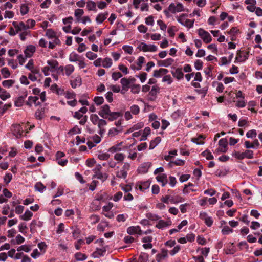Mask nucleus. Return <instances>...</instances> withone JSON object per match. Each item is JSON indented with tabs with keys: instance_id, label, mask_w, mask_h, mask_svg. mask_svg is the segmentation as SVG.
Masks as SVG:
<instances>
[{
	"instance_id": "21",
	"label": "nucleus",
	"mask_w": 262,
	"mask_h": 262,
	"mask_svg": "<svg viewBox=\"0 0 262 262\" xmlns=\"http://www.w3.org/2000/svg\"><path fill=\"white\" fill-rule=\"evenodd\" d=\"M84 14V11L81 9H77L75 10L74 15L76 17L77 21L79 22L81 20V17Z\"/></svg>"
},
{
	"instance_id": "40",
	"label": "nucleus",
	"mask_w": 262,
	"mask_h": 262,
	"mask_svg": "<svg viewBox=\"0 0 262 262\" xmlns=\"http://www.w3.org/2000/svg\"><path fill=\"white\" fill-rule=\"evenodd\" d=\"M138 49L143 51V52H148L149 45L144 42H141L138 47Z\"/></svg>"
},
{
	"instance_id": "62",
	"label": "nucleus",
	"mask_w": 262,
	"mask_h": 262,
	"mask_svg": "<svg viewBox=\"0 0 262 262\" xmlns=\"http://www.w3.org/2000/svg\"><path fill=\"white\" fill-rule=\"evenodd\" d=\"M109 157H110L109 154H106V153H102V154H100L98 155V158L101 160H106L109 158Z\"/></svg>"
},
{
	"instance_id": "58",
	"label": "nucleus",
	"mask_w": 262,
	"mask_h": 262,
	"mask_svg": "<svg viewBox=\"0 0 262 262\" xmlns=\"http://www.w3.org/2000/svg\"><path fill=\"white\" fill-rule=\"evenodd\" d=\"M122 84L121 92L123 94L125 93L128 88H130L131 85L130 84V83H122Z\"/></svg>"
},
{
	"instance_id": "49",
	"label": "nucleus",
	"mask_w": 262,
	"mask_h": 262,
	"mask_svg": "<svg viewBox=\"0 0 262 262\" xmlns=\"http://www.w3.org/2000/svg\"><path fill=\"white\" fill-rule=\"evenodd\" d=\"M130 88L133 93H138L140 90V86L139 84H133L130 86Z\"/></svg>"
},
{
	"instance_id": "3",
	"label": "nucleus",
	"mask_w": 262,
	"mask_h": 262,
	"mask_svg": "<svg viewBox=\"0 0 262 262\" xmlns=\"http://www.w3.org/2000/svg\"><path fill=\"white\" fill-rule=\"evenodd\" d=\"M198 34L206 43H208L212 40V38L210 34L202 28L198 30Z\"/></svg>"
},
{
	"instance_id": "32",
	"label": "nucleus",
	"mask_w": 262,
	"mask_h": 262,
	"mask_svg": "<svg viewBox=\"0 0 262 262\" xmlns=\"http://www.w3.org/2000/svg\"><path fill=\"white\" fill-rule=\"evenodd\" d=\"M46 186H44L42 183L37 182L35 185V189L36 190L40 192H42L43 190L46 189Z\"/></svg>"
},
{
	"instance_id": "54",
	"label": "nucleus",
	"mask_w": 262,
	"mask_h": 262,
	"mask_svg": "<svg viewBox=\"0 0 262 262\" xmlns=\"http://www.w3.org/2000/svg\"><path fill=\"white\" fill-rule=\"evenodd\" d=\"M30 250L31 249H30V247L26 245L20 246L17 249V251H20L21 250H23V251H25L26 252H29L30 251Z\"/></svg>"
},
{
	"instance_id": "44",
	"label": "nucleus",
	"mask_w": 262,
	"mask_h": 262,
	"mask_svg": "<svg viewBox=\"0 0 262 262\" xmlns=\"http://www.w3.org/2000/svg\"><path fill=\"white\" fill-rule=\"evenodd\" d=\"M232 232L233 229L230 228L228 226H224L222 230V232L224 235L228 234L229 233H232Z\"/></svg>"
},
{
	"instance_id": "25",
	"label": "nucleus",
	"mask_w": 262,
	"mask_h": 262,
	"mask_svg": "<svg viewBox=\"0 0 262 262\" xmlns=\"http://www.w3.org/2000/svg\"><path fill=\"white\" fill-rule=\"evenodd\" d=\"M112 65V60L110 58H105L102 61V66L105 68H108Z\"/></svg>"
},
{
	"instance_id": "20",
	"label": "nucleus",
	"mask_w": 262,
	"mask_h": 262,
	"mask_svg": "<svg viewBox=\"0 0 262 262\" xmlns=\"http://www.w3.org/2000/svg\"><path fill=\"white\" fill-rule=\"evenodd\" d=\"M87 8L89 11H97L96 3L92 1H90L87 2Z\"/></svg>"
},
{
	"instance_id": "11",
	"label": "nucleus",
	"mask_w": 262,
	"mask_h": 262,
	"mask_svg": "<svg viewBox=\"0 0 262 262\" xmlns=\"http://www.w3.org/2000/svg\"><path fill=\"white\" fill-rule=\"evenodd\" d=\"M35 51V47L33 45H29L24 51V53L27 57H31Z\"/></svg>"
},
{
	"instance_id": "50",
	"label": "nucleus",
	"mask_w": 262,
	"mask_h": 262,
	"mask_svg": "<svg viewBox=\"0 0 262 262\" xmlns=\"http://www.w3.org/2000/svg\"><path fill=\"white\" fill-rule=\"evenodd\" d=\"M257 133L255 130L252 129L248 131L246 134V136L247 138H253L256 136Z\"/></svg>"
},
{
	"instance_id": "9",
	"label": "nucleus",
	"mask_w": 262,
	"mask_h": 262,
	"mask_svg": "<svg viewBox=\"0 0 262 262\" xmlns=\"http://www.w3.org/2000/svg\"><path fill=\"white\" fill-rule=\"evenodd\" d=\"M26 104L31 106L33 105L37 106L40 104V102L38 101V97L37 96H30L28 98V100L26 102Z\"/></svg>"
},
{
	"instance_id": "14",
	"label": "nucleus",
	"mask_w": 262,
	"mask_h": 262,
	"mask_svg": "<svg viewBox=\"0 0 262 262\" xmlns=\"http://www.w3.org/2000/svg\"><path fill=\"white\" fill-rule=\"evenodd\" d=\"M108 13H99L96 18V21L98 24L102 23L107 18Z\"/></svg>"
},
{
	"instance_id": "56",
	"label": "nucleus",
	"mask_w": 262,
	"mask_h": 262,
	"mask_svg": "<svg viewBox=\"0 0 262 262\" xmlns=\"http://www.w3.org/2000/svg\"><path fill=\"white\" fill-rule=\"evenodd\" d=\"M86 56L90 60H93L97 57L96 54L93 53L92 52L89 51L86 53Z\"/></svg>"
},
{
	"instance_id": "5",
	"label": "nucleus",
	"mask_w": 262,
	"mask_h": 262,
	"mask_svg": "<svg viewBox=\"0 0 262 262\" xmlns=\"http://www.w3.org/2000/svg\"><path fill=\"white\" fill-rule=\"evenodd\" d=\"M12 25L16 29V32L18 33L19 32L21 31H26L28 29H30V27L28 25H26L23 21H20L19 23L17 21H13Z\"/></svg>"
},
{
	"instance_id": "23",
	"label": "nucleus",
	"mask_w": 262,
	"mask_h": 262,
	"mask_svg": "<svg viewBox=\"0 0 262 262\" xmlns=\"http://www.w3.org/2000/svg\"><path fill=\"white\" fill-rule=\"evenodd\" d=\"M33 213L30 210H27L25 211V213L20 216V218L25 221L29 220L32 216Z\"/></svg>"
},
{
	"instance_id": "2",
	"label": "nucleus",
	"mask_w": 262,
	"mask_h": 262,
	"mask_svg": "<svg viewBox=\"0 0 262 262\" xmlns=\"http://www.w3.org/2000/svg\"><path fill=\"white\" fill-rule=\"evenodd\" d=\"M193 86L196 88L195 91L199 94L202 95V97H204L208 90V86L206 83H202L201 85L200 83H192Z\"/></svg>"
},
{
	"instance_id": "27",
	"label": "nucleus",
	"mask_w": 262,
	"mask_h": 262,
	"mask_svg": "<svg viewBox=\"0 0 262 262\" xmlns=\"http://www.w3.org/2000/svg\"><path fill=\"white\" fill-rule=\"evenodd\" d=\"M174 77H176L178 80L181 79L183 76L184 74L182 72L181 69H177L174 73H173Z\"/></svg>"
},
{
	"instance_id": "15",
	"label": "nucleus",
	"mask_w": 262,
	"mask_h": 262,
	"mask_svg": "<svg viewBox=\"0 0 262 262\" xmlns=\"http://www.w3.org/2000/svg\"><path fill=\"white\" fill-rule=\"evenodd\" d=\"M156 179L158 182L162 183V186H164L167 183V176L165 174L158 176Z\"/></svg>"
},
{
	"instance_id": "53",
	"label": "nucleus",
	"mask_w": 262,
	"mask_h": 262,
	"mask_svg": "<svg viewBox=\"0 0 262 262\" xmlns=\"http://www.w3.org/2000/svg\"><path fill=\"white\" fill-rule=\"evenodd\" d=\"M122 76L121 73L119 72H115L112 73V77L114 81L117 80Z\"/></svg>"
},
{
	"instance_id": "29",
	"label": "nucleus",
	"mask_w": 262,
	"mask_h": 262,
	"mask_svg": "<svg viewBox=\"0 0 262 262\" xmlns=\"http://www.w3.org/2000/svg\"><path fill=\"white\" fill-rule=\"evenodd\" d=\"M26 96H27V94H25L24 96H21L19 97L18 98V99H17V100L15 101V105L16 106H18V107L22 106L23 104L24 101V99Z\"/></svg>"
},
{
	"instance_id": "18",
	"label": "nucleus",
	"mask_w": 262,
	"mask_h": 262,
	"mask_svg": "<svg viewBox=\"0 0 262 262\" xmlns=\"http://www.w3.org/2000/svg\"><path fill=\"white\" fill-rule=\"evenodd\" d=\"M81 58V57L75 52H72L69 56V60L71 62L78 61Z\"/></svg>"
},
{
	"instance_id": "48",
	"label": "nucleus",
	"mask_w": 262,
	"mask_h": 262,
	"mask_svg": "<svg viewBox=\"0 0 262 262\" xmlns=\"http://www.w3.org/2000/svg\"><path fill=\"white\" fill-rule=\"evenodd\" d=\"M130 112L134 115L138 114L140 112L139 107L137 105H134L130 107Z\"/></svg>"
},
{
	"instance_id": "6",
	"label": "nucleus",
	"mask_w": 262,
	"mask_h": 262,
	"mask_svg": "<svg viewBox=\"0 0 262 262\" xmlns=\"http://www.w3.org/2000/svg\"><path fill=\"white\" fill-rule=\"evenodd\" d=\"M249 52L238 50L237 52L235 59L239 62H243L247 60L248 58Z\"/></svg>"
},
{
	"instance_id": "46",
	"label": "nucleus",
	"mask_w": 262,
	"mask_h": 262,
	"mask_svg": "<svg viewBox=\"0 0 262 262\" xmlns=\"http://www.w3.org/2000/svg\"><path fill=\"white\" fill-rule=\"evenodd\" d=\"M81 130L77 126H75L68 132V134L74 135L76 134H80Z\"/></svg>"
},
{
	"instance_id": "17",
	"label": "nucleus",
	"mask_w": 262,
	"mask_h": 262,
	"mask_svg": "<svg viewBox=\"0 0 262 262\" xmlns=\"http://www.w3.org/2000/svg\"><path fill=\"white\" fill-rule=\"evenodd\" d=\"M167 256V250L162 249L161 253L157 255V261L160 262L162 259Z\"/></svg>"
},
{
	"instance_id": "34",
	"label": "nucleus",
	"mask_w": 262,
	"mask_h": 262,
	"mask_svg": "<svg viewBox=\"0 0 262 262\" xmlns=\"http://www.w3.org/2000/svg\"><path fill=\"white\" fill-rule=\"evenodd\" d=\"M75 257L77 260L81 261L86 259L87 256L84 254L78 252L75 254Z\"/></svg>"
},
{
	"instance_id": "26",
	"label": "nucleus",
	"mask_w": 262,
	"mask_h": 262,
	"mask_svg": "<svg viewBox=\"0 0 262 262\" xmlns=\"http://www.w3.org/2000/svg\"><path fill=\"white\" fill-rule=\"evenodd\" d=\"M170 224L169 222H165L163 220H160L158 222L157 224L156 225V227L159 229H161L164 227H167L169 226Z\"/></svg>"
},
{
	"instance_id": "13",
	"label": "nucleus",
	"mask_w": 262,
	"mask_h": 262,
	"mask_svg": "<svg viewBox=\"0 0 262 262\" xmlns=\"http://www.w3.org/2000/svg\"><path fill=\"white\" fill-rule=\"evenodd\" d=\"M168 71L166 69H160L159 70H155L154 72V76L156 77H160L167 74Z\"/></svg>"
},
{
	"instance_id": "7",
	"label": "nucleus",
	"mask_w": 262,
	"mask_h": 262,
	"mask_svg": "<svg viewBox=\"0 0 262 262\" xmlns=\"http://www.w3.org/2000/svg\"><path fill=\"white\" fill-rule=\"evenodd\" d=\"M111 112L109 105L106 104L102 107L101 110L99 112V115L102 118L106 119Z\"/></svg>"
},
{
	"instance_id": "19",
	"label": "nucleus",
	"mask_w": 262,
	"mask_h": 262,
	"mask_svg": "<svg viewBox=\"0 0 262 262\" xmlns=\"http://www.w3.org/2000/svg\"><path fill=\"white\" fill-rule=\"evenodd\" d=\"M93 177L101 180L102 181H104L107 179L108 175L106 173L99 172L95 173Z\"/></svg>"
},
{
	"instance_id": "39",
	"label": "nucleus",
	"mask_w": 262,
	"mask_h": 262,
	"mask_svg": "<svg viewBox=\"0 0 262 262\" xmlns=\"http://www.w3.org/2000/svg\"><path fill=\"white\" fill-rule=\"evenodd\" d=\"M124 158L125 156L122 153H116L114 155V159L120 162L123 161Z\"/></svg>"
},
{
	"instance_id": "35",
	"label": "nucleus",
	"mask_w": 262,
	"mask_h": 262,
	"mask_svg": "<svg viewBox=\"0 0 262 262\" xmlns=\"http://www.w3.org/2000/svg\"><path fill=\"white\" fill-rule=\"evenodd\" d=\"M146 217L151 221H158L160 219V216L152 213H147Z\"/></svg>"
},
{
	"instance_id": "43",
	"label": "nucleus",
	"mask_w": 262,
	"mask_h": 262,
	"mask_svg": "<svg viewBox=\"0 0 262 262\" xmlns=\"http://www.w3.org/2000/svg\"><path fill=\"white\" fill-rule=\"evenodd\" d=\"M90 119H91V121L92 122V123L95 125L98 124V123L100 120V119L99 118L98 116L96 114L92 115L90 117Z\"/></svg>"
},
{
	"instance_id": "45",
	"label": "nucleus",
	"mask_w": 262,
	"mask_h": 262,
	"mask_svg": "<svg viewBox=\"0 0 262 262\" xmlns=\"http://www.w3.org/2000/svg\"><path fill=\"white\" fill-rule=\"evenodd\" d=\"M122 49L129 54H132L133 52V48L132 46L124 45L122 47Z\"/></svg>"
},
{
	"instance_id": "41",
	"label": "nucleus",
	"mask_w": 262,
	"mask_h": 262,
	"mask_svg": "<svg viewBox=\"0 0 262 262\" xmlns=\"http://www.w3.org/2000/svg\"><path fill=\"white\" fill-rule=\"evenodd\" d=\"M202 155L205 157L207 160H212L213 159V156L211 153L208 150H206L202 153Z\"/></svg>"
},
{
	"instance_id": "52",
	"label": "nucleus",
	"mask_w": 262,
	"mask_h": 262,
	"mask_svg": "<svg viewBox=\"0 0 262 262\" xmlns=\"http://www.w3.org/2000/svg\"><path fill=\"white\" fill-rule=\"evenodd\" d=\"M94 101L97 105H100L103 103L104 99L102 97H95Z\"/></svg>"
},
{
	"instance_id": "57",
	"label": "nucleus",
	"mask_w": 262,
	"mask_h": 262,
	"mask_svg": "<svg viewBox=\"0 0 262 262\" xmlns=\"http://www.w3.org/2000/svg\"><path fill=\"white\" fill-rule=\"evenodd\" d=\"M194 67L198 70L202 69L203 67V62L199 59L196 60L194 62Z\"/></svg>"
},
{
	"instance_id": "31",
	"label": "nucleus",
	"mask_w": 262,
	"mask_h": 262,
	"mask_svg": "<svg viewBox=\"0 0 262 262\" xmlns=\"http://www.w3.org/2000/svg\"><path fill=\"white\" fill-rule=\"evenodd\" d=\"M66 74L67 75L69 76L74 71V67L72 64H68L65 67Z\"/></svg>"
},
{
	"instance_id": "51",
	"label": "nucleus",
	"mask_w": 262,
	"mask_h": 262,
	"mask_svg": "<svg viewBox=\"0 0 262 262\" xmlns=\"http://www.w3.org/2000/svg\"><path fill=\"white\" fill-rule=\"evenodd\" d=\"M145 23L147 25L153 26L154 24V17L152 15H150L145 18Z\"/></svg>"
},
{
	"instance_id": "59",
	"label": "nucleus",
	"mask_w": 262,
	"mask_h": 262,
	"mask_svg": "<svg viewBox=\"0 0 262 262\" xmlns=\"http://www.w3.org/2000/svg\"><path fill=\"white\" fill-rule=\"evenodd\" d=\"M90 219L92 224H96L100 220L99 217L96 215H92Z\"/></svg>"
},
{
	"instance_id": "61",
	"label": "nucleus",
	"mask_w": 262,
	"mask_h": 262,
	"mask_svg": "<svg viewBox=\"0 0 262 262\" xmlns=\"http://www.w3.org/2000/svg\"><path fill=\"white\" fill-rule=\"evenodd\" d=\"M181 247L179 245H178L174 247L172 250L170 251V254L172 256L174 255L177 254L180 250Z\"/></svg>"
},
{
	"instance_id": "30",
	"label": "nucleus",
	"mask_w": 262,
	"mask_h": 262,
	"mask_svg": "<svg viewBox=\"0 0 262 262\" xmlns=\"http://www.w3.org/2000/svg\"><path fill=\"white\" fill-rule=\"evenodd\" d=\"M10 97V95L9 93L1 88V90L0 91V98L3 100H5Z\"/></svg>"
},
{
	"instance_id": "22",
	"label": "nucleus",
	"mask_w": 262,
	"mask_h": 262,
	"mask_svg": "<svg viewBox=\"0 0 262 262\" xmlns=\"http://www.w3.org/2000/svg\"><path fill=\"white\" fill-rule=\"evenodd\" d=\"M161 141V138L159 137H156L154 140L151 141L149 145V149H154Z\"/></svg>"
},
{
	"instance_id": "24",
	"label": "nucleus",
	"mask_w": 262,
	"mask_h": 262,
	"mask_svg": "<svg viewBox=\"0 0 262 262\" xmlns=\"http://www.w3.org/2000/svg\"><path fill=\"white\" fill-rule=\"evenodd\" d=\"M46 36L49 39H52L56 37V32L52 29H48L46 30Z\"/></svg>"
},
{
	"instance_id": "55",
	"label": "nucleus",
	"mask_w": 262,
	"mask_h": 262,
	"mask_svg": "<svg viewBox=\"0 0 262 262\" xmlns=\"http://www.w3.org/2000/svg\"><path fill=\"white\" fill-rule=\"evenodd\" d=\"M145 61V58L143 56H140L138 59L137 65L138 66V70H140L142 68V64Z\"/></svg>"
},
{
	"instance_id": "8",
	"label": "nucleus",
	"mask_w": 262,
	"mask_h": 262,
	"mask_svg": "<svg viewBox=\"0 0 262 262\" xmlns=\"http://www.w3.org/2000/svg\"><path fill=\"white\" fill-rule=\"evenodd\" d=\"M127 232L130 235L135 234L141 235L142 234V232L139 226H130L128 227L127 230Z\"/></svg>"
},
{
	"instance_id": "42",
	"label": "nucleus",
	"mask_w": 262,
	"mask_h": 262,
	"mask_svg": "<svg viewBox=\"0 0 262 262\" xmlns=\"http://www.w3.org/2000/svg\"><path fill=\"white\" fill-rule=\"evenodd\" d=\"M127 174V172L121 169L120 171L117 172L116 176L119 178L125 179L126 178Z\"/></svg>"
},
{
	"instance_id": "60",
	"label": "nucleus",
	"mask_w": 262,
	"mask_h": 262,
	"mask_svg": "<svg viewBox=\"0 0 262 262\" xmlns=\"http://www.w3.org/2000/svg\"><path fill=\"white\" fill-rule=\"evenodd\" d=\"M157 24L160 27V29L163 31H165L167 28L166 25L161 20L157 21Z\"/></svg>"
},
{
	"instance_id": "16",
	"label": "nucleus",
	"mask_w": 262,
	"mask_h": 262,
	"mask_svg": "<svg viewBox=\"0 0 262 262\" xmlns=\"http://www.w3.org/2000/svg\"><path fill=\"white\" fill-rule=\"evenodd\" d=\"M51 89L53 92H55L58 95H62L64 93V90L59 88L55 83L51 85Z\"/></svg>"
},
{
	"instance_id": "4",
	"label": "nucleus",
	"mask_w": 262,
	"mask_h": 262,
	"mask_svg": "<svg viewBox=\"0 0 262 262\" xmlns=\"http://www.w3.org/2000/svg\"><path fill=\"white\" fill-rule=\"evenodd\" d=\"M219 145L220 147L215 150V152L219 154L220 152H226L227 151L228 142L226 139L222 138L220 139L219 142Z\"/></svg>"
},
{
	"instance_id": "28",
	"label": "nucleus",
	"mask_w": 262,
	"mask_h": 262,
	"mask_svg": "<svg viewBox=\"0 0 262 262\" xmlns=\"http://www.w3.org/2000/svg\"><path fill=\"white\" fill-rule=\"evenodd\" d=\"M182 198L180 196H178V195L170 196V202L171 203L176 204V203H178L179 202H182Z\"/></svg>"
},
{
	"instance_id": "38",
	"label": "nucleus",
	"mask_w": 262,
	"mask_h": 262,
	"mask_svg": "<svg viewBox=\"0 0 262 262\" xmlns=\"http://www.w3.org/2000/svg\"><path fill=\"white\" fill-rule=\"evenodd\" d=\"M185 164V161L182 160H177L175 161H170L168 165L170 167H172L173 164H175L176 165H183Z\"/></svg>"
},
{
	"instance_id": "36",
	"label": "nucleus",
	"mask_w": 262,
	"mask_h": 262,
	"mask_svg": "<svg viewBox=\"0 0 262 262\" xmlns=\"http://www.w3.org/2000/svg\"><path fill=\"white\" fill-rule=\"evenodd\" d=\"M121 129H117L115 128H113L111 129L108 132V135L111 137H114L117 135L119 132L121 131Z\"/></svg>"
},
{
	"instance_id": "63",
	"label": "nucleus",
	"mask_w": 262,
	"mask_h": 262,
	"mask_svg": "<svg viewBox=\"0 0 262 262\" xmlns=\"http://www.w3.org/2000/svg\"><path fill=\"white\" fill-rule=\"evenodd\" d=\"M138 30L140 32L145 33L147 32L148 28L143 25H140L138 27Z\"/></svg>"
},
{
	"instance_id": "12",
	"label": "nucleus",
	"mask_w": 262,
	"mask_h": 262,
	"mask_svg": "<svg viewBox=\"0 0 262 262\" xmlns=\"http://www.w3.org/2000/svg\"><path fill=\"white\" fill-rule=\"evenodd\" d=\"M174 61V60L171 58H167L165 60H159L158 62V64L159 66H163L167 67L171 64H172V62Z\"/></svg>"
},
{
	"instance_id": "33",
	"label": "nucleus",
	"mask_w": 262,
	"mask_h": 262,
	"mask_svg": "<svg viewBox=\"0 0 262 262\" xmlns=\"http://www.w3.org/2000/svg\"><path fill=\"white\" fill-rule=\"evenodd\" d=\"M29 7L25 4H22L20 6V13L22 15L26 14L29 11Z\"/></svg>"
},
{
	"instance_id": "10",
	"label": "nucleus",
	"mask_w": 262,
	"mask_h": 262,
	"mask_svg": "<svg viewBox=\"0 0 262 262\" xmlns=\"http://www.w3.org/2000/svg\"><path fill=\"white\" fill-rule=\"evenodd\" d=\"M47 63L50 66L51 72L56 71L59 66L58 62L56 60H49L47 61Z\"/></svg>"
},
{
	"instance_id": "37",
	"label": "nucleus",
	"mask_w": 262,
	"mask_h": 262,
	"mask_svg": "<svg viewBox=\"0 0 262 262\" xmlns=\"http://www.w3.org/2000/svg\"><path fill=\"white\" fill-rule=\"evenodd\" d=\"M120 115V114L119 112H111V113L108 115V120L110 121H113L119 117Z\"/></svg>"
},
{
	"instance_id": "64",
	"label": "nucleus",
	"mask_w": 262,
	"mask_h": 262,
	"mask_svg": "<svg viewBox=\"0 0 262 262\" xmlns=\"http://www.w3.org/2000/svg\"><path fill=\"white\" fill-rule=\"evenodd\" d=\"M51 3V0H45L43 3H42L40 4V7L41 8H47L49 7Z\"/></svg>"
},
{
	"instance_id": "47",
	"label": "nucleus",
	"mask_w": 262,
	"mask_h": 262,
	"mask_svg": "<svg viewBox=\"0 0 262 262\" xmlns=\"http://www.w3.org/2000/svg\"><path fill=\"white\" fill-rule=\"evenodd\" d=\"M1 73L4 78H8L10 75V72L7 68H4L1 70Z\"/></svg>"
},
{
	"instance_id": "1",
	"label": "nucleus",
	"mask_w": 262,
	"mask_h": 262,
	"mask_svg": "<svg viewBox=\"0 0 262 262\" xmlns=\"http://www.w3.org/2000/svg\"><path fill=\"white\" fill-rule=\"evenodd\" d=\"M232 155L238 159H243L245 158L252 159L253 157V152L251 150H246L243 152L234 151L232 154Z\"/></svg>"
}]
</instances>
